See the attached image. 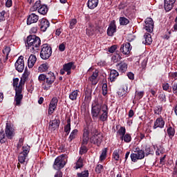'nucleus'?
I'll return each mask as SVG.
<instances>
[{
  "mask_svg": "<svg viewBox=\"0 0 177 177\" xmlns=\"http://www.w3.org/2000/svg\"><path fill=\"white\" fill-rule=\"evenodd\" d=\"M87 133V138H88V142L93 145H96L98 147L102 145L103 142V137L98 133L97 129L93 127V125L91 124L89 122H86V125L83 128V133Z\"/></svg>",
  "mask_w": 177,
  "mask_h": 177,
  "instance_id": "obj_1",
  "label": "nucleus"
},
{
  "mask_svg": "<svg viewBox=\"0 0 177 177\" xmlns=\"http://www.w3.org/2000/svg\"><path fill=\"white\" fill-rule=\"evenodd\" d=\"M25 44L26 49H28L31 53H37L41 46V38L35 35H30L27 37Z\"/></svg>",
  "mask_w": 177,
  "mask_h": 177,
  "instance_id": "obj_2",
  "label": "nucleus"
},
{
  "mask_svg": "<svg viewBox=\"0 0 177 177\" xmlns=\"http://www.w3.org/2000/svg\"><path fill=\"white\" fill-rule=\"evenodd\" d=\"M55 80L56 76L52 71H50L46 74L41 73L38 77V81L39 82H44V84H46L44 86V91H49Z\"/></svg>",
  "mask_w": 177,
  "mask_h": 177,
  "instance_id": "obj_3",
  "label": "nucleus"
},
{
  "mask_svg": "<svg viewBox=\"0 0 177 177\" xmlns=\"http://www.w3.org/2000/svg\"><path fill=\"white\" fill-rule=\"evenodd\" d=\"M15 128L12 124L7 122L6 124L5 131L1 129L0 131V143H6L8 139L12 140L15 137Z\"/></svg>",
  "mask_w": 177,
  "mask_h": 177,
  "instance_id": "obj_4",
  "label": "nucleus"
},
{
  "mask_svg": "<svg viewBox=\"0 0 177 177\" xmlns=\"http://www.w3.org/2000/svg\"><path fill=\"white\" fill-rule=\"evenodd\" d=\"M24 81L23 79H21L19 84L18 85V88H15V106H21V100H23V85H24Z\"/></svg>",
  "mask_w": 177,
  "mask_h": 177,
  "instance_id": "obj_5",
  "label": "nucleus"
},
{
  "mask_svg": "<svg viewBox=\"0 0 177 177\" xmlns=\"http://www.w3.org/2000/svg\"><path fill=\"white\" fill-rule=\"evenodd\" d=\"M102 111V103L99 102L97 98H95L92 103L91 105V115L95 120V118H97L99 115H100V113Z\"/></svg>",
  "mask_w": 177,
  "mask_h": 177,
  "instance_id": "obj_6",
  "label": "nucleus"
},
{
  "mask_svg": "<svg viewBox=\"0 0 177 177\" xmlns=\"http://www.w3.org/2000/svg\"><path fill=\"white\" fill-rule=\"evenodd\" d=\"M67 164V158H66V154H62L57 157L53 163V168L57 171L62 169L64 166Z\"/></svg>",
  "mask_w": 177,
  "mask_h": 177,
  "instance_id": "obj_7",
  "label": "nucleus"
},
{
  "mask_svg": "<svg viewBox=\"0 0 177 177\" xmlns=\"http://www.w3.org/2000/svg\"><path fill=\"white\" fill-rule=\"evenodd\" d=\"M134 153H131L130 155L131 160L133 162H138V160H143L145 157V150L140 149L139 147L133 149Z\"/></svg>",
  "mask_w": 177,
  "mask_h": 177,
  "instance_id": "obj_8",
  "label": "nucleus"
},
{
  "mask_svg": "<svg viewBox=\"0 0 177 177\" xmlns=\"http://www.w3.org/2000/svg\"><path fill=\"white\" fill-rule=\"evenodd\" d=\"M52 56V47L48 44H44L41 46L40 52V57L43 60H48Z\"/></svg>",
  "mask_w": 177,
  "mask_h": 177,
  "instance_id": "obj_9",
  "label": "nucleus"
},
{
  "mask_svg": "<svg viewBox=\"0 0 177 177\" xmlns=\"http://www.w3.org/2000/svg\"><path fill=\"white\" fill-rule=\"evenodd\" d=\"M89 143V138H88V133H84V135H82V142H81V147L80 148L79 154L80 156H84V154H86V153H88V147L86 145Z\"/></svg>",
  "mask_w": 177,
  "mask_h": 177,
  "instance_id": "obj_10",
  "label": "nucleus"
},
{
  "mask_svg": "<svg viewBox=\"0 0 177 177\" xmlns=\"http://www.w3.org/2000/svg\"><path fill=\"white\" fill-rule=\"evenodd\" d=\"M57 103H59V100L57 97H53L48 105V115H52L55 113L56 109H57Z\"/></svg>",
  "mask_w": 177,
  "mask_h": 177,
  "instance_id": "obj_11",
  "label": "nucleus"
},
{
  "mask_svg": "<svg viewBox=\"0 0 177 177\" xmlns=\"http://www.w3.org/2000/svg\"><path fill=\"white\" fill-rule=\"evenodd\" d=\"M15 66L18 73H23L24 71V57L23 55L19 57Z\"/></svg>",
  "mask_w": 177,
  "mask_h": 177,
  "instance_id": "obj_12",
  "label": "nucleus"
},
{
  "mask_svg": "<svg viewBox=\"0 0 177 177\" xmlns=\"http://www.w3.org/2000/svg\"><path fill=\"white\" fill-rule=\"evenodd\" d=\"M131 50H132V46H131V43L126 42L121 45L119 52L122 53V55H127L131 53Z\"/></svg>",
  "mask_w": 177,
  "mask_h": 177,
  "instance_id": "obj_13",
  "label": "nucleus"
},
{
  "mask_svg": "<svg viewBox=\"0 0 177 177\" xmlns=\"http://www.w3.org/2000/svg\"><path fill=\"white\" fill-rule=\"evenodd\" d=\"M59 127H60V120L55 118L49 122L48 129L51 132L59 129Z\"/></svg>",
  "mask_w": 177,
  "mask_h": 177,
  "instance_id": "obj_14",
  "label": "nucleus"
},
{
  "mask_svg": "<svg viewBox=\"0 0 177 177\" xmlns=\"http://www.w3.org/2000/svg\"><path fill=\"white\" fill-rule=\"evenodd\" d=\"M117 32V25H115V20L111 21L107 29V35L109 37H113L114 33Z\"/></svg>",
  "mask_w": 177,
  "mask_h": 177,
  "instance_id": "obj_15",
  "label": "nucleus"
},
{
  "mask_svg": "<svg viewBox=\"0 0 177 177\" xmlns=\"http://www.w3.org/2000/svg\"><path fill=\"white\" fill-rule=\"evenodd\" d=\"M154 28V22L152 18H147L145 19V30L147 32H152Z\"/></svg>",
  "mask_w": 177,
  "mask_h": 177,
  "instance_id": "obj_16",
  "label": "nucleus"
},
{
  "mask_svg": "<svg viewBox=\"0 0 177 177\" xmlns=\"http://www.w3.org/2000/svg\"><path fill=\"white\" fill-rule=\"evenodd\" d=\"M116 67L119 73H125L128 70V64L125 61H121L116 64Z\"/></svg>",
  "mask_w": 177,
  "mask_h": 177,
  "instance_id": "obj_17",
  "label": "nucleus"
},
{
  "mask_svg": "<svg viewBox=\"0 0 177 177\" xmlns=\"http://www.w3.org/2000/svg\"><path fill=\"white\" fill-rule=\"evenodd\" d=\"M38 20H39V17L35 13H32L28 15L26 23L28 26H31V24L37 23Z\"/></svg>",
  "mask_w": 177,
  "mask_h": 177,
  "instance_id": "obj_18",
  "label": "nucleus"
},
{
  "mask_svg": "<svg viewBox=\"0 0 177 177\" xmlns=\"http://www.w3.org/2000/svg\"><path fill=\"white\" fill-rule=\"evenodd\" d=\"M165 125V121L162 119V117H160L156 118V121L154 122L153 129H157V128L162 129Z\"/></svg>",
  "mask_w": 177,
  "mask_h": 177,
  "instance_id": "obj_19",
  "label": "nucleus"
},
{
  "mask_svg": "<svg viewBox=\"0 0 177 177\" xmlns=\"http://www.w3.org/2000/svg\"><path fill=\"white\" fill-rule=\"evenodd\" d=\"M49 26H50V23H49V21L46 19H42L40 22V29L41 31H43V32H45L46 30H48Z\"/></svg>",
  "mask_w": 177,
  "mask_h": 177,
  "instance_id": "obj_20",
  "label": "nucleus"
},
{
  "mask_svg": "<svg viewBox=\"0 0 177 177\" xmlns=\"http://www.w3.org/2000/svg\"><path fill=\"white\" fill-rule=\"evenodd\" d=\"M75 62H70L63 65L64 71H70V70H75L77 66L75 65Z\"/></svg>",
  "mask_w": 177,
  "mask_h": 177,
  "instance_id": "obj_21",
  "label": "nucleus"
},
{
  "mask_svg": "<svg viewBox=\"0 0 177 177\" xmlns=\"http://www.w3.org/2000/svg\"><path fill=\"white\" fill-rule=\"evenodd\" d=\"M167 133L169 139H172V138L175 136V133H176L175 126L174 124L172 126H171V124H169L167 129Z\"/></svg>",
  "mask_w": 177,
  "mask_h": 177,
  "instance_id": "obj_22",
  "label": "nucleus"
},
{
  "mask_svg": "<svg viewBox=\"0 0 177 177\" xmlns=\"http://www.w3.org/2000/svg\"><path fill=\"white\" fill-rule=\"evenodd\" d=\"M151 42H153L151 35L147 32L145 33L144 41H142V44H145V45H151Z\"/></svg>",
  "mask_w": 177,
  "mask_h": 177,
  "instance_id": "obj_23",
  "label": "nucleus"
},
{
  "mask_svg": "<svg viewBox=\"0 0 177 177\" xmlns=\"http://www.w3.org/2000/svg\"><path fill=\"white\" fill-rule=\"evenodd\" d=\"M164 8L166 12H169L172 10V8H174V3L175 1H165Z\"/></svg>",
  "mask_w": 177,
  "mask_h": 177,
  "instance_id": "obj_24",
  "label": "nucleus"
},
{
  "mask_svg": "<svg viewBox=\"0 0 177 177\" xmlns=\"http://www.w3.org/2000/svg\"><path fill=\"white\" fill-rule=\"evenodd\" d=\"M37 62V57L34 55H30L28 60V66L29 68H32Z\"/></svg>",
  "mask_w": 177,
  "mask_h": 177,
  "instance_id": "obj_25",
  "label": "nucleus"
},
{
  "mask_svg": "<svg viewBox=\"0 0 177 177\" xmlns=\"http://www.w3.org/2000/svg\"><path fill=\"white\" fill-rule=\"evenodd\" d=\"M120 75V73H118V71L116 70H111L110 75H109V80L111 82H114L115 80H117V77Z\"/></svg>",
  "mask_w": 177,
  "mask_h": 177,
  "instance_id": "obj_26",
  "label": "nucleus"
},
{
  "mask_svg": "<svg viewBox=\"0 0 177 177\" xmlns=\"http://www.w3.org/2000/svg\"><path fill=\"white\" fill-rule=\"evenodd\" d=\"M48 10H49V8H48V6H46V4H41L37 11H38V13H39L40 15H43L44 16H45V15L48 13Z\"/></svg>",
  "mask_w": 177,
  "mask_h": 177,
  "instance_id": "obj_27",
  "label": "nucleus"
},
{
  "mask_svg": "<svg viewBox=\"0 0 177 177\" xmlns=\"http://www.w3.org/2000/svg\"><path fill=\"white\" fill-rule=\"evenodd\" d=\"M99 76V71L95 70L92 75L88 78L89 81H91V82H92L93 84L96 85V84H97V82H96V79L97 78V77Z\"/></svg>",
  "mask_w": 177,
  "mask_h": 177,
  "instance_id": "obj_28",
  "label": "nucleus"
},
{
  "mask_svg": "<svg viewBox=\"0 0 177 177\" xmlns=\"http://www.w3.org/2000/svg\"><path fill=\"white\" fill-rule=\"evenodd\" d=\"M144 151L145 157H147L148 156H154V150H153V148L150 147V145H146Z\"/></svg>",
  "mask_w": 177,
  "mask_h": 177,
  "instance_id": "obj_29",
  "label": "nucleus"
},
{
  "mask_svg": "<svg viewBox=\"0 0 177 177\" xmlns=\"http://www.w3.org/2000/svg\"><path fill=\"white\" fill-rule=\"evenodd\" d=\"M122 59V54L118 50L115 51V55L112 57L113 63H117Z\"/></svg>",
  "mask_w": 177,
  "mask_h": 177,
  "instance_id": "obj_30",
  "label": "nucleus"
},
{
  "mask_svg": "<svg viewBox=\"0 0 177 177\" xmlns=\"http://www.w3.org/2000/svg\"><path fill=\"white\" fill-rule=\"evenodd\" d=\"M27 157H28V155L23 152H21L18 156L19 162H20V164H24L26 162Z\"/></svg>",
  "mask_w": 177,
  "mask_h": 177,
  "instance_id": "obj_31",
  "label": "nucleus"
},
{
  "mask_svg": "<svg viewBox=\"0 0 177 177\" xmlns=\"http://www.w3.org/2000/svg\"><path fill=\"white\" fill-rule=\"evenodd\" d=\"M77 135H78V129H74L71 131L69 137H68V142H71L75 138H77Z\"/></svg>",
  "mask_w": 177,
  "mask_h": 177,
  "instance_id": "obj_32",
  "label": "nucleus"
},
{
  "mask_svg": "<svg viewBox=\"0 0 177 177\" xmlns=\"http://www.w3.org/2000/svg\"><path fill=\"white\" fill-rule=\"evenodd\" d=\"M120 153H121V149H115L112 154L113 160H115V161H120Z\"/></svg>",
  "mask_w": 177,
  "mask_h": 177,
  "instance_id": "obj_33",
  "label": "nucleus"
},
{
  "mask_svg": "<svg viewBox=\"0 0 177 177\" xmlns=\"http://www.w3.org/2000/svg\"><path fill=\"white\" fill-rule=\"evenodd\" d=\"M99 5V1H88L87 6L89 9H95Z\"/></svg>",
  "mask_w": 177,
  "mask_h": 177,
  "instance_id": "obj_34",
  "label": "nucleus"
},
{
  "mask_svg": "<svg viewBox=\"0 0 177 177\" xmlns=\"http://www.w3.org/2000/svg\"><path fill=\"white\" fill-rule=\"evenodd\" d=\"M78 92H80V91H78V90H75V91H72L69 94V99L73 101L77 100V99L78 98Z\"/></svg>",
  "mask_w": 177,
  "mask_h": 177,
  "instance_id": "obj_35",
  "label": "nucleus"
},
{
  "mask_svg": "<svg viewBox=\"0 0 177 177\" xmlns=\"http://www.w3.org/2000/svg\"><path fill=\"white\" fill-rule=\"evenodd\" d=\"M119 21H120V26H128V24H129L130 23L129 19H128L124 17H120L119 18Z\"/></svg>",
  "mask_w": 177,
  "mask_h": 177,
  "instance_id": "obj_36",
  "label": "nucleus"
},
{
  "mask_svg": "<svg viewBox=\"0 0 177 177\" xmlns=\"http://www.w3.org/2000/svg\"><path fill=\"white\" fill-rule=\"evenodd\" d=\"M153 111L154 114H156L157 115H160V114L162 113V105H157L154 106Z\"/></svg>",
  "mask_w": 177,
  "mask_h": 177,
  "instance_id": "obj_37",
  "label": "nucleus"
},
{
  "mask_svg": "<svg viewBox=\"0 0 177 177\" xmlns=\"http://www.w3.org/2000/svg\"><path fill=\"white\" fill-rule=\"evenodd\" d=\"M158 100H160L161 103H165V102H167V97L164 91L159 92Z\"/></svg>",
  "mask_w": 177,
  "mask_h": 177,
  "instance_id": "obj_38",
  "label": "nucleus"
},
{
  "mask_svg": "<svg viewBox=\"0 0 177 177\" xmlns=\"http://www.w3.org/2000/svg\"><path fill=\"white\" fill-rule=\"evenodd\" d=\"M82 167H84V160L82 158L80 157L75 163V169H80V168H82Z\"/></svg>",
  "mask_w": 177,
  "mask_h": 177,
  "instance_id": "obj_39",
  "label": "nucleus"
},
{
  "mask_svg": "<svg viewBox=\"0 0 177 177\" xmlns=\"http://www.w3.org/2000/svg\"><path fill=\"white\" fill-rule=\"evenodd\" d=\"M162 88L163 91H165L166 92H172V87H171V86H169V84H168L167 82L162 83Z\"/></svg>",
  "mask_w": 177,
  "mask_h": 177,
  "instance_id": "obj_40",
  "label": "nucleus"
},
{
  "mask_svg": "<svg viewBox=\"0 0 177 177\" xmlns=\"http://www.w3.org/2000/svg\"><path fill=\"white\" fill-rule=\"evenodd\" d=\"M48 68H49V64H48V63H45V64H42L39 66V71H40V73H45Z\"/></svg>",
  "mask_w": 177,
  "mask_h": 177,
  "instance_id": "obj_41",
  "label": "nucleus"
},
{
  "mask_svg": "<svg viewBox=\"0 0 177 177\" xmlns=\"http://www.w3.org/2000/svg\"><path fill=\"white\" fill-rule=\"evenodd\" d=\"M41 1H37L34 5L31 7V11L32 12H35V10H38L41 8Z\"/></svg>",
  "mask_w": 177,
  "mask_h": 177,
  "instance_id": "obj_42",
  "label": "nucleus"
},
{
  "mask_svg": "<svg viewBox=\"0 0 177 177\" xmlns=\"http://www.w3.org/2000/svg\"><path fill=\"white\" fill-rule=\"evenodd\" d=\"M107 148H104L102 150V153L100 156V161H104L105 158L107 157Z\"/></svg>",
  "mask_w": 177,
  "mask_h": 177,
  "instance_id": "obj_43",
  "label": "nucleus"
},
{
  "mask_svg": "<svg viewBox=\"0 0 177 177\" xmlns=\"http://www.w3.org/2000/svg\"><path fill=\"white\" fill-rule=\"evenodd\" d=\"M95 171L99 175V174H102V172H103V171H104V167L102 165L98 164L96 165V167L95 168Z\"/></svg>",
  "mask_w": 177,
  "mask_h": 177,
  "instance_id": "obj_44",
  "label": "nucleus"
},
{
  "mask_svg": "<svg viewBox=\"0 0 177 177\" xmlns=\"http://www.w3.org/2000/svg\"><path fill=\"white\" fill-rule=\"evenodd\" d=\"M108 118H109V112H102V114L100 115V121H102V122L107 121Z\"/></svg>",
  "mask_w": 177,
  "mask_h": 177,
  "instance_id": "obj_45",
  "label": "nucleus"
},
{
  "mask_svg": "<svg viewBox=\"0 0 177 177\" xmlns=\"http://www.w3.org/2000/svg\"><path fill=\"white\" fill-rule=\"evenodd\" d=\"M77 177H89V171L84 170L80 173L77 174Z\"/></svg>",
  "mask_w": 177,
  "mask_h": 177,
  "instance_id": "obj_46",
  "label": "nucleus"
},
{
  "mask_svg": "<svg viewBox=\"0 0 177 177\" xmlns=\"http://www.w3.org/2000/svg\"><path fill=\"white\" fill-rule=\"evenodd\" d=\"M85 99L87 100H91V99H92V91L90 89H86L85 91Z\"/></svg>",
  "mask_w": 177,
  "mask_h": 177,
  "instance_id": "obj_47",
  "label": "nucleus"
},
{
  "mask_svg": "<svg viewBox=\"0 0 177 177\" xmlns=\"http://www.w3.org/2000/svg\"><path fill=\"white\" fill-rule=\"evenodd\" d=\"M117 133H118L119 136L120 135H126L127 134V129H125V127L121 126L119 130L117 131Z\"/></svg>",
  "mask_w": 177,
  "mask_h": 177,
  "instance_id": "obj_48",
  "label": "nucleus"
},
{
  "mask_svg": "<svg viewBox=\"0 0 177 177\" xmlns=\"http://www.w3.org/2000/svg\"><path fill=\"white\" fill-rule=\"evenodd\" d=\"M132 141V136H131L130 133L124 134V142L125 143H131Z\"/></svg>",
  "mask_w": 177,
  "mask_h": 177,
  "instance_id": "obj_49",
  "label": "nucleus"
},
{
  "mask_svg": "<svg viewBox=\"0 0 177 177\" xmlns=\"http://www.w3.org/2000/svg\"><path fill=\"white\" fill-rule=\"evenodd\" d=\"M118 95L120 97H127V93H125V88H122L118 91Z\"/></svg>",
  "mask_w": 177,
  "mask_h": 177,
  "instance_id": "obj_50",
  "label": "nucleus"
},
{
  "mask_svg": "<svg viewBox=\"0 0 177 177\" xmlns=\"http://www.w3.org/2000/svg\"><path fill=\"white\" fill-rule=\"evenodd\" d=\"M118 48V46L117 44H114L109 48V53H114V52H117V48Z\"/></svg>",
  "mask_w": 177,
  "mask_h": 177,
  "instance_id": "obj_51",
  "label": "nucleus"
},
{
  "mask_svg": "<svg viewBox=\"0 0 177 177\" xmlns=\"http://www.w3.org/2000/svg\"><path fill=\"white\" fill-rule=\"evenodd\" d=\"M22 152L21 153H24V154H26L28 156V153H30V146H28V145H25L22 147Z\"/></svg>",
  "mask_w": 177,
  "mask_h": 177,
  "instance_id": "obj_52",
  "label": "nucleus"
},
{
  "mask_svg": "<svg viewBox=\"0 0 177 177\" xmlns=\"http://www.w3.org/2000/svg\"><path fill=\"white\" fill-rule=\"evenodd\" d=\"M75 24H77V19H72L70 21V26H69V28L71 30H73V28H74V27L75 26Z\"/></svg>",
  "mask_w": 177,
  "mask_h": 177,
  "instance_id": "obj_53",
  "label": "nucleus"
},
{
  "mask_svg": "<svg viewBox=\"0 0 177 177\" xmlns=\"http://www.w3.org/2000/svg\"><path fill=\"white\" fill-rule=\"evenodd\" d=\"M9 53H10V47L6 46L3 50V54L5 56H9Z\"/></svg>",
  "mask_w": 177,
  "mask_h": 177,
  "instance_id": "obj_54",
  "label": "nucleus"
},
{
  "mask_svg": "<svg viewBox=\"0 0 177 177\" xmlns=\"http://www.w3.org/2000/svg\"><path fill=\"white\" fill-rule=\"evenodd\" d=\"M5 15H6V11L5 10H3L0 12V23L1 21H5V20H6Z\"/></svg>",
  "mask_w": 177,
  "mask_h": 177,
  "instance_id": "obj_55",
  "label": "nucleus"
},
{
  "mask_svg": "<svg viewBox=\"0 0 177 177\" xmlns=\"http://www.w3.org/2000/svg\"><path fill=\"white\" fill-rule=\"evenodd\" d=\"M13 87L15 89H17L19 88V78L16 77L13 79Z\"/></svg>",
  "mask_w": 177,
  "mask_h": 177,
  "instance_id": "obj_56",
  "label": "nucleus"
},
{
  "mask_svg": "<svg viewBox=\"0 0 177 177\" xmlns=\"http://www.w3.org/2000/svg\"><path fill=\"white\" fill-rule=\"evenodd\" d=\"M101 110L102 113H109V106L106 104H102Z\"/></svg>",
  "mask_w": 177,
  "mask_h": 177,
  "instance_id": "obj_57",
  "label": "nucleus"
},
{
  "mask_svg": "<svg viewBox=\"0 0 177 177\" xmlns=\"http://www.w3.org/2000/svg\"><path fill=\"white\" fill-rule=\"evenodd\" d=\"M169 77L170 78H171V80H174L175 81H176L177 80V72H171L169 73Z\"/></svg>",
  "mask_w": 177,
  "mask_h": 177,
  "instance_id": "obj_58",
  "label": "nucleus"
},
{
  "mask_svg": "<svg viewBox=\"0 0 177 177\" xmlns=\"http://www.w3.org/2000/svg\"><path fill=\"white\" fill-rule=\"evenodd\" d=\"M70 131H71V125L66 124L64 127V132H66V133H70Z\"/></svg>",
  "mask_w": 177,
  "mask_h": 177,
  "instance_id": "obj_59",
  "label": "nucleus"
},
{
  "mask_svg": "<svg viewBox=\"0 0 177 177\" xmlns=\"http://www.w3.org/2000/svg\"><path fill=\"white\" fill-rule=\"evenodd\" d=\"M59 52H64V50H66V45L64 44V43L59 44Z\"/></svg>",
  "mask_w": 177,
  "mask_h": 177,
  "instance_id": "obj_60",
  "label": "nucleus"
},
{
  "mask_svg": "<svg viewBox=\"0 0 177 177\" xmlns=\"http://www.w3.org/2000/svg\"><path fill=\"white\" fill-rule=\"evenodd\" d=\"M127 77H128L129 80H135V74H133V73H132V72H129L127 73Z\"/></svg>",
  "mask_w": 177,
  "mask_h": 177,
  "instance_id": "obj_61",
  "label": "nucleus"
},
{
  "mask_svg": "<svg viewBox=\"0 0 177 177\" xmlns=\"http://www.w3.org/2000/svg\"><path fill=\"white\" fill-rule=\"evenodd\" d=\"M173 93L177 95V83H174L172 86Z\"/></svg>",
  "mask_w": 177,
  "mask_h": 177,
  "instance_id": "obj_62",
  "label": "nucleus"
},
{
  "mask_svg": "<svg viewBox=\"0 0 177 177\" xmlns=\"http://www.w3.org/2000/svg\"><path fill=\"white\" fill-rule=\"evenodd\" d=\"M54 177H63V172H62V171H60V170H58L55 173Z\"/></svg>",
  "mask_w": 177,
  "mask_h": 177,
  "instance_id": "obj_63",
  "label": "nucleus"
},
{
  "mask_svg": "<svg viewBox=\"0 0 177 177\" xmlns=\"http://www.w3.org/2000/svg\"><path fill=\"white\" fill-rule=\"evenodd\" d=\"M137 96L138 97V99H142V97H143V96L145 95V91H140L137 93Z\"/></svg>",
  "mask_w": 177,
  "mask_h": 177,
  "instance_id": "obj_64",
  "label": "nucleus"
}]
</instances>
